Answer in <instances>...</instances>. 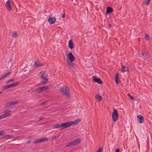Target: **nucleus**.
<instances>
[{"label":"nucleus","instance_id":"49530a36","mask_svg":"<svg viewBox=\"0 0 152 152\" xmlns=\"http://www.w3.org/2000/svg\"><path fill=\"white\" fill-rule=\"evenodd\" d=\"M2 91H0V94H2Z\"/></svg>","mask_w":152,"mask_h":152},{"label":"nucleus","instance_id":"2eb2a0df","mask_svg":"<svg viewBox=\"0 0 152 152\" xmlns=\"http://www.w3.org/2000/svg\"><path fill=\"white\" fill-rule=\"evenodd\" d=\"M11 72H8V73H6L2 76L1 77H0V80H1L7 77V76L9 75H10L11 74Z\"/></svg>","mask_w":152,"mask_h":152},{"label":"nucleus","instance_id":"b1692460","mask_svg":"<svg viewBox=\"0 0 152 152\" xmlns=\"http://www.w3.org/2000/svg\"><path fill=\"white\" fill-rule=\"evenodd\" d=\"M122 68L121 70V72H124L126 71V67L125 66H123L122 65Z\"/></svg>","mask_w":152,"mask_h":152},{"label":"nucleus","instance_id":"0eeeda50","mask_svg":"<svg viewBox=\"0 0 152 152\" xmlns=\"http://www.w3.org/2000/svg\"><path fill=\"white\" fill-rule=\"evenodd\" d=\"M67 58L69 59V62H73L75 60V57L71 52H69L67 55Z\"/></svg>","mask_w":152,"mask_h":152},{"label":"nucleus","instance_id":"f3484780","mask_svg":"<svg viewBox=\"0 0 152 152\" xmlns=\"http://www.w3.org/2000/svg\"><path fill=\"white\" fill-rule=\"evenodd\" d=\"M113 10V9L111 7H108L107 8L106 12L107 13H110L112 12Z\"/></svg>","mask_w":152,"mask_h":152},{"label":"nucleus","instance_id":"72a5a7b5","mask_svg":"<svg viewBox=\"0 0 152 152\" xmlns=\"http://www.w3.org/2000/svg\"><path fill=\"white\" fill-rule=\"evenodd\" d=\"M81 121V120L80 119H77V120L75 121V123L76 124H77L79 122H80Z\"/></svg>","mask_w":152,"mask_h":152},{"label":"nucleus","instance_id":"6e6552de","mask_svg":"<svg viewBox=\"0 0 152 152\" xmlns=\"http://www.w3.org/2000/svg\"><path fill=\"white\" fill-rule=\"evenodd\" d=\"M140 55H141V56L142 58L145 60L147 58L148 56L150 55V54L149 52L145 51L144 53H142Z\"/></svg>","mask_w":152,"mask_h":152},{"label":"nucleus","instance_id":"ddd939ff","mask_svg":"<svg viewBox=\"0 0 152 152\" xmlns=\"http://www.w3.org/2000/svg\"><path fill=\"white\" fill-rule=\"evenodd\" d=\"M11 111L10 110H6L4 112V115H5L4 116L5 117H8L11 115V113H10Z\"/></svg>","mask_w":152,"mask_h":152},{"label":"nucleus","instance_id":"4468645a","mask_svg":"<svg viewBox=\"0 0 152 152\" xmlns=\"http://www.w3.org/2000/svg\"><path fill=\"white\" fill-rule=\"evenodd\" d=\"M13 137V136L11 135H4L0 138V140H2L4 139H10Z\"/></svg>","mask_w":152,"mask_h":152},{"label":"nucleus","instance_id":"20e7f679","mask_svg":"<svg viewBox=\"0 0 152 152\" xmlns=\"http://www.w3.org/2000/svg\"><path fill=\"white\" fill-rule=\"evenodd\" d=\"M20 82H17L15 83H12L10 84L5 85L2 87V90H4L6 89H8L12 87H14L18 86Z\"/></svg>","mask_w":152,"mask_h":152},{"label":"nucleus","instance_id":"aec40b11","mask_svg":"<svg viewBox=\"0 0 152 152\" xmlns=\"http://www.w3.org/2000/svg\"><path fill=\"white\" fill-rule=\"evenodd\" d=\"M68 64L69 66V68L71 69H72L74 68V64L73 62H69Z\"/></svg>","mask_w":152,"mask_h":152},{"label":"nucleus","instance_id":"9b49d317","mask_svg":"<svg viewBox=\"0 0 152 152\" xmlns=\"http://www.w3.org/2000/svg\"><path fill=\"white\" fill-rule=\"evenodd\" d=\"M56 19L54 17H50L48 19V21L50 24H53L56 21Z\"/></svg>","mask_w":152,"mask_h":152},{"label":"nucleus","instance_id":"39448f33","mask_svg":"<svg viewBox=\"0 0 152 152\" xmlns=\"http://www.w3.org/2000/svg\"><path fill=\"white\" fill-rule=\"evenodd\" d=\"M112 117L113 121L115 122L116 121L118 117V111L116 109H114L112 113Z\"/></svg>","mask_w":152,"mask_h":152},{"label":"nucleus","instance_id":"a878e982","mask_svg":"<svg viewBox=\"0 0 152 152\" xmlns=\"http://www.w3.org/2000/svg\"><path fill=\"white\" fill-rule=\"evenodd\" d=\"M73 145H74V144H73V141H72L70 142H69L67 145H66V146L68 147L69 146H72Z\"/></svg>","mask_w":152,"mask_h":152},{"label":"nucleus","instance_id":"e433bc0d","mask_svg":"<svg viewBox=\"0 0 152 152\" xmlns=\"http://www.w3.org/2000/svg\"><path fill=\"white\" fill-rule=\"evenodd\" d=\"M5 115H0V119H3L4 118H6L4 116Z\"/></svg>","mask_w":152,"mask_h":152},{"label":"nucleus","instance_id":"9d476101","mask_svg":"<svg viewBox=\"0 0 152 152\" xmlns=\"http://www.w3.org/2000/svg\"><path fill=\"white\" fill-rule=\"evenodd\" d=\"M137 121L140 123H142L144 121L143 117L140 115H139L137 116Z\"/></svg>","mask_w":152,"mask_h":152},{"label":"nucleus","instance_id":"473e14b6","mask_svg":"<svg viewBox=\"0 0 152 152\" xmlns=\"http://www.w3.org/2000/svg\"><path fill=\"white\" fill-rule=\"evenodd\" d=\"M128 96H129V97L132 100H134V98L132 96H131L130 95L129 93L127 94Z\"/></svg>","mask_w":152,"mask_h":152},{"label":"nucleus","instance_id":"1a4fd4ad","mask_svg":"<svg viewBox=\"0 0 152 152\" xmlns=\"http://www.w3.org/2000/svg\"><path fill=\"white\" fill-rule=\"evenodd\" d=\"M93 80L96 82L99 83V84H102V82L101 80L99 78H98L96 76H93Z\"/></svg>","mask_w":152,"mask_h":152},{"label":"nucleus","instance_id":"f8f14e48","mask_svg":"<svg viewBox=\"0 0 152 152\" xmlns=\"http://www.w3.org/2000/svg\"><path fill=\"white\" fill-rule=\"evenodd\" d=\"M6 7L7 10L9 11H10L11 10V7L10 1L8 0L6 2Z\"/></svg>","mask_w":152,"mask_h":152},{"label":"nucleus","instance_id":"a18cd8bd","mask_svg":"<svg viewBox=\"0 0 152 152\" xmlns=\"http://www.w3.org/2000/svg\"><path fill=\"white\" fill-rule=\"evenodd\" d=\"M112 26L111 25V24H110L109 26V27H111V26Z\"/></svg>","mask_w":152,"mask_h":152},{"label":"nucleus","instance_id":"a19ab883","mask_svg":"<svg viewBox=\"0 0 152 152\" xmlns=\"http://www.w3.org/2000/svg\"><path fill=\"white\" fill-rule=\"evenodd\" d=\"M12 102L13 103V105L18 103V102Z\"/></svg>","mask_w":152,"mask_h":152},{"label":"nucleus","instance_id":"423d86ee","mask_svg":"<svg viewBox=\"0 0 152 152\" xmlns=\"http://www.w3.org/2000/svg\"><path fill=\"white\" fill-rule=\"evenodd\" d=\"M48 138L46 137H43L39 139H36L34 140L33 142L34 144L37 143L39 142H41L45 141H47L48 140Z\"/></svg>","mask_w":152,"mask_h":152},{"label":"nucleus","instance_id":"393cba45","mask_svg":"<svg viewBox=\"0 0 152 152\" xmlns=\"http://www.w3.org/2000/svg\"><path fill=\"white\" fill-rule=\"evenodd\" d=\"M41 89H42V91H45V90H47L48 88V86H45L42 87H41Z\"/></svg>","mask_w":152,"mask_h":152},{"label":"nucleus","instance_id":"bb28decb","mask_svg":"<svg viewBox=\"0 0 152 152\" xmlns=\"http://www.w3.org/2000/svg\"><path fill=\"white\" fill-rule=\"evenodd\" d=\"M12 36L14 37H16L18 36V35H17V33L15 32H13L12 33Z\"/></svg>","mask_w":152,"mask_h":152},{"label":"nucleus","instance_id":"7c9ffc66","mask_svg":"<svg viewBox=\"0 0 152 152\" xmlns=\"http://www.w3.org/2000/svg\"><path fill=\"white\" fill-rule=\"evenodd\" d=\"M149 35L147 34H146L145 36V40H149Z\"/></svg>","mask_w":152,"mask_h":152},{"label":"nucleus","instance_id":"7ed1b4c3","mask_svg":"<svg viewBox=\"0 0 152 152\" xmlns=\"http://www.w3.org/2000/svg\"><path fill=\"white\" fill-rule=\"evenodd\" d=\"M60 90L64 94L68 96H69L70 94L69 88L66 86L61 87Z\"/></svg>","mask_w":152,"mask_h":152},{"label":"nucleus","instance_id":"4be33fe9","mask_svg":"<svg viewBox=\"0 0 152 152\" xmlns=\"http://www.w3.org/2000/svg\"><path fill=\"white\" fill-rule=\"evenodd\" d=\"M95 97L99 101H101V100L102 99V97H101V96H100L99 94H96V95Z\"/></svg>","mask_w":152,"mask_h":152},{"label":"nucleus","instance_id":"c03bdc74","mask_svg":"<svg viewBox=\"0 0 152 152\" xmlns=\"http://www.w3.org/2000/svg\"><path fill=\"white\" fill-rule=\"evenodd\" d=\"M30 142V141H28L27 142V143H29Z\"/></svg>","mask_w":152,"mask_h":152},{"label":"nucleus","instance_id":"f257e3e1","mask_svg":"<svg viewBox=\"0 0 152 152\" xmlns=\"http://www.w3.org/2000/svg\"><path fill=\"white\" fill-rule=\"evenodd\" d=\"M39 75L41 79V82L42 84H45L48 82V77L45 72L42 71L39 73Z\"/></svg>","mask_w":152,"mask_h":152},{"label":"nucleus","instance_id":"f03ea898","mask_svg":"<svg viewBox=\"0 0 152 152\" xmlns=\"http://www.w3.org/2000/svg\"><path fill=\"white\" fill-rule=\"evenodd\" d=\"M69 122L58 124L53 126V129L60 128V130L64 129L68 127H70Z\"/></svg>","mask_w":152,"mask_h":152},{"label":"nucleus","instance_id":"412c9836","mask_svg":"<svg viewBox=\"0 0 152 152\" xmlns=\"http://www.w3.org/2000/svg\"><path fill=\"white\" fill-rule=\"evenodd\" d=\"M119 75V73H117L115 75V82L117 84H118L119 83V81L118 80V75Z\"/></svg>","mask_w":152,"mask_h":152},{"label":"nucleus","instance_id":"c85d7f7f","mask_svg":"<svg viewBox=\"0 0 152 152\" xmlns=\"http://www.w3.org/2000/svg\"><path fill=\"white\" fill-rule=\"evenodd\" d=\"M150 0H145L144 2L145 4L146 5H148L149 4Z\"/></svg>","mask_w":152,"mask_h":152},{"label":"nucleus","instance_id":"a211bd4d","mask_svg":"<svg viewBox=\"0 0 152 152\" xmlns=\"http://www.w3.org/2000/svg\"><path fill=\"white\" fill-rule=\"evenodd\" d=\"M81 141V140L80 139H77L74 141H73V144H74V145H75L78 143H79Z\"/></svg>","mask_w":152,"mask_h":152},{"label":"nucleus","instance_id":"ea45409f","mask_svg":"<svg viewBox=\"0 0 152 152\" xmlns=\"http://www.w3.org/2000/svg\"><path fill=\"white\" fill-rule=\"evenodd\" d=\"M120 149L119 148L116 149H115L116 152H119Z\"/></svg>","mask_w":152,"mask_h":152},{"label":"nucleus","instance_id":"c9c22d12","mask_svg":"<svg viewBox=\"0 0 152 152\" xmlns=\"http://www.w3.org/2000/svg\"><path fill=\"white\" fill-rule=\"evenodd\" d=\"M4 130L0 131V136L4 134Z\"/></svg>","mask_w":152,"mask_h":152},{"label":"nucleus","instance_id":"58836bf2","mask_svg":"<svg viewBox=\"0 0 152 152\" xmlns=\"http://www.w3.org/2000/svg\"><path fill=\"white\" fill-rule=\"evenodd\" d=\"M65 17V14L64 13L62 15L61 17L63 18H64Z\"/></svg>","mask_w":152,"mask_h":152},{"label":"nucleus","instance_id":"f704fd0d","mask_svg":"<svg viewBox=\"0 0 152 152\" xmlns=\"http://www.w3.org/2000/svg\"><path fill=\"white\" fill-rule=\"evenodd\" d=\"M96 152H102V148L101 147H100L97 150Z\"/></svg>","mask_w":152,"mask_h":152},{"label":"nucleus","instance_id":"cd10ccee","mask_svg":"<svg viewBox=\"0 0 152 152\" xmlns=\"http://www.w3.org/2000/svg\"><path fill=\"white\" fill-rule=\"evenodd\" d=\"M42 89H41V88L40 87H39L38 88H36V91L37 92L39 93L40 92L42 91Z\"/></svg>","mask_w":152,"mask_h":152},{"label":"nucleus","instance_id":"6ab92c4d","mask_svg":"<svg viewBox=\"0 0 152 152\" xmlns=\"http://www.w3.org/2000/svg\"><path fill=\"white\" fill-rule=\"evenodd\" d=\"M42 65L39 64L38 61H35L34 63V66L36 67H38L42 66Z\"/></svg>","mask_w":152,"mask_h":152},{"label":"nucleus","instance_id":"5701e85b","mask_svg":"<svg viewBox=\"0 0 152 152\" xmlns=\"http://www.w3.org/2000/svg\"><path fill=\"white\" fill-rule=\"evenodd\" d=\"M5 105L6 107H7L13 105V104L12 102H10L6 103Z\"/></svg>","mask_w":152,"mask_h":152},{"label":"nucleus","instance_id":"c756f323","mask_svg":"<svg viewBox=\"0 0 152 152\" xmlns=\"http://www.w3.org/2000/svg\"><path fill=\"white\" fill-rule=\"evenodd\" d=\"M69 122V124L70 125V126H71L74 125V124H76L75 121H72V122Z\"/></svg>","mask_w":152,"mask_h":152},{"label":"nucleus","instance_id":"4c0bfd02","mask_svg":"<svg viewBox=\"0 0 152 152\" xmlns=\"http://www.w3.org/2000/svg\"><path fill=\"white\" fill-rule=\"evenodd\" d=\"M47 102L46 101H45V102H42L41 103V105H44L45 103H46Z\"/></svg>","mask_w":152,"mask_h":152},{"label":"nucleus","instance_id":"2f4dec72","mask_svg":"<svg viewBox=\"0 0 152 152\" xmlns=\"http://www.w3.org/2000/svg\"><path fill=\"white\" fill-rule=\"evenodd\" d=\"M14 80V79H10L7 80V81L6 82V83H10L13 81Z\"/></svg>","mask_w":152,"mask_h":152},{"label":"nucleus","instance_id":"37998d69","mask_svg":"<svg viewBox=\"0 0 152 152\" xmlns=\"http://www.w3.org/2000/svg\"><path fill=\"white\" fill-rule=\"evenodd\" d=\"M43 118H40L39 119V121H41V120H42V119Z\"/></svg>","mask_w":152,"mask_h":152},{"label":"nucleus","instance_id":"de8ad7c7","mask_svg":"<svg viewBox=\"0 0 152 152\" xmlns=\"http://www.w3.org/2000/svg\"><path fill=\"white\" fill-rule=\"evenodd\" d=\"M127 70H128V71L129 70L127 67Z\"/></svg>","mask_w":152,"mask_h":152},{"label":"nucleus","instance_id":"dca6fc26","mask_svg":"<svg viewBox=\"0 0 152 152\" xmlns=\"http://www.w3.org/2000/svg\"><path fill=\"white\" fill-rule=\"evenodd\" d=\"M69 47L70 49H72L74 47V44L72 40H70L68 43Z\"/></svg>","mask_w":152,"mask_h":152},{"label":"nucleus","instance_id":"79ce46f5","mask_svg":"<svg viewBox=\"0 0 152 152\" xmlns=\"http://www.w3.org/2000/svg\"><path fill=\"white\" fill-rule=\"evenodd\" d=\"M56 138V136H53V139H55Z\"/></svg>","mask_w":152,"mask_h":152}]
</instances>
